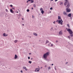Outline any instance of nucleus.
<instances>
[{"mask_svg":"<svg viewBox=\"0 0 73 73\" xmlns=\"http://www.w3.org/2000/svg\"><path fill=\"white\" fill-rule=\"evenodd\" d=\"M65 2L64 3V5H66L67 4V6H66V7L67 8H69L70 6V4H69V2H68V0H65Z\"/></svg>","mask_w":73,"mask_h":73,"instance_id":"1","label":"nucleus"},{"mask_svg":"<svg viewBox=\"0 0 73 73\" xmlns=\"http://www.w3.org/2000/svg\"><path fill=\"white\" fill-rule=\"evenodd\" d=\"M49 52H46V53L44 54L43 55V58H46L47 56H49Z\"/></svg>","mask_w":73,"mask_h":73,"instance_id":"2","label":"nucleus"},{"mask_svg":"<svg viewBox=\"0 0 73 73\" xmlns=\"http://www.w3.org/2000/svg\"><path fill=\"white\" fill-rule=\"evenodd\" d=\"M56 22H58L59 24H61V25H62V23H63V21L62 20V19H61L60 20H57Z\"/></svg>","mask_w":73,"mask_h":73,"instance_id":"3","label":"nucleus"},{"mask_svg":"<svg viewBox=\"0 0 73 73\" xmlns=\"http://www.w3.org/2000/svg\"><path fill=\"white\" fill-rule=\"evenodd\" d=\"M68 8H67L66 9L67 12H70V9H68Z\"/></svg>","mask_w":73,"mask_h":73,"instance_id":"4","label":"nucleus"},{"mask_svg":"<svg viewBox=\"0 0 73 73\" xmlns=\"http://www.w3.org/2000/svg\"><path fill=\"white\" fill-rule=\"evenodd\" d=\"M39 69V68H36V69H35V72H39V71H40V69Z\"/></svg>","mask_w":73,"mask_h":73,"instance_id":"5","label":"nucleus"},{"mask_svg":"<svg viewBox=\"0 0 73 73\" xmlns=\"http://www.w3.org/2000/svg\"><path fill=\"white\" fill-rule=\"evenodd\" d=\"M63 14L65 15V16H67V15H68V14H67V13H66L65 11H64Z\"/></svg>","mask_w":73,"mask_h":73,"instance_id":"6","label":"nucleus"},{"mask_svg":"<svg viewBox=\"0 0 73 73\" xmlns=\"http://www.w3.org/2000/svg\"><path fill=\"white\" fill-rule=\"evenodd\" d=\"M69 33L70 34V35H72V34H73V31H72L71 30L69 32Z\"/></svg>","mask_w":73,"mask_h":73,"instance_id":"7","label":"nucleus"},{"mask_svg":"<svg viewBox=\"0 0 73 73\" xmlns=\"http://www.w3.org/2000/svg\"><path fill=\"white\" fill-rule=\"evenodd\" d=\"M23 69H25V70H28V69H27V68L25 66H23Z\"/></svg>","mask_w":73,"mask_h":73,"instance_id":"8","label":"nucleus"},{"mask_svg":"<svg viewBox=\"0 0 73 73\" xmlns=\"http://www.w3.org/2000/svg\"><path fill=\"white\" fill-rule=\"evenodd\" d=\"M59 33L60 35H61L62 34V31H60L59 32Z\"/></svg>","mask_w":73,"mask_h":73,"instance_id":"9","label":"nucleus"},{"mask_svg":"<svg viewBox=\"0 0 73 73\" xmlns=\"http://www.w3.org/2000/svg\"><path fill=\"white\" fill-rule=\"evenodd\" d=\"M71 13L69 14L68 15V17H71Z\"/></svg>","mask_w":73,"mask_h":73,"instance_id":"10","label":"nucleus"},{"mask_svg":"<svg viewBox=\"0 0 73 73\" xmlns=\"http://www.w3.org/2000/svg\"><path fill=\"white\" fill-rule=\"evenodd\" d=\"M71 31V30H70V29H67V31L69 32Z\"/></svg>","mask_w":73,"mask_h":73,"instance_id":"11","label":"nucleus"},{"mask_svg":"<svg viewBox=\"0 0 73 73\" xmlns=\"http://www.w3.org/2000/svg\"><path fill=\"white\" fill-rule=\"evenodd\" d=\"M3 36H8V35H6V34H5V33H4L3 34Z\"/></svg>","mask_w":73,"mask_h":73,"instance_id":"12","label":"nucleus"},{"mask_svg":"<svg viewBox=\"0 0 73 73\" xmlns=\"http://www.w3.org/2000/svg\"><path fill=\"white\" fill-rule=\"evenodd\" d=\"M10 12H11V13H13V11L12 9L10 10Z\"/></svg>","mask_w":73,"mask_h":73,"instance_id":"13","label":"nucleus"},{"mask_svg":"<svg viewBox=\"0 0 73 73\" xmlns=\"http://www.w3.org/2000/svg\"><path fill=\"white\" fill-rule=\"evenodd\" d=\"M33 35H35V36H37V34L35 33H34Z\"/></svg>","mask_w":73,"mask_h":73,"instance_id":"14","label":"nucleus"},{"mask_svg":"<svg viewBox=\"0 0 73 73\" xmlns=\"http://www.w3.org/2000/svg\"><path fill=\"white\" fill-rule=\"evenodd\" d=\"M41 13H42V14H44V11H41Z\"/></svg>","mask_w":73,"mask_h":73,"instance_id":"15","label":"nucleus"},{"mask_svg":"<svg viewBox=\"0 0 73 73\" xmlns=\"http://www.w3.org/2000/svg\"><path fill=\"white\" fill-rule=\"evenodd\" d=\"M17 58V55H15V58Z\"/></svg>","mask_w":73,"mask_h":73,"instance_id":"16","label":"nucleus"},{"mask_svg":"<svg viewBox=\"0 0 73 73\" xmlns=\"http://www.w3.org/2000/svg\"><path fill=\"white\" fill-rule=\"evenodd\" d=\"M30 1H31V3H33L34 2V1L33 0H31Z\"/></svg>","mask_w":73,"mask_h":73,"instance_id":"17","label":"nucleus"},{"mask_svg":"<svg viewBox=\"0 0 73 73\" xmlns=\"http://www.w3.org/2000/svg\"><path fill=\"white\" fill-rule=\"evenodd\" d=\"M58 19L59 20H60V19H61V17H60V16H58Z\"/></svg>","mask_w":73,"mask_h":73,"instance_id":"18","label":"nucleus"},{"mask_svg":"<svg viewBox=\"0 0 73 73\" xmlns=\"http://www.w3.org/2000/svg\"><path fill=\"white\" fill-rule=\"evenodd\" d=\"M68 28H70V26H69V24H68L67 25Z\"/></svg>","mask_w":73,"mask_h":73,"instance_id":"19","label":"nucleus"},{"mask_svg":"<svg viewBox=\"0 0 73 73\" xmlns=\"http://www.w3.org/2000/svg\"><path fill=\"white\" fill-rule=\"evenodd\" d=\"M18 41L17 40H15V43H16V42H17Z\"/></svg>","mask_w":73,"mask_h":73,"instance_id":"20","label":"nucleus"},{"mask_svg":"<svg viewBox=\"0 0 73 73\" xmlns=\"http://www.w3.org/2000/svg\"><path fill=\"white\" fill-rule=\"evenodd\" d=\"M40 10L42 11H43V9H42V8H40Z\"/></svg>","mask_w":73,"mask_h":73,"instance_id":"21","label":"nucleus"},{"mask_svg":"<svg viewBox=\"0 0 73 73\" xmlns=\"http://www.w3.org/2000/svg\"><path fill=\"white\" fill-rule=\"evenodd\" d=\"M29 64H31V63H32V61H29Z\"/></svg>","mask_w":73,"mask_h":73,"instance_id":"22","label":"nucleus"},{"mask_svg":"<svg viewBox=\"0 0 73 73\" xmlns=\"http://www.w3.org/2000/svg\"><path fill=\"white\" fill-rule=\"evenodd\" d=\"M63 4V3L62 2L60 3V5H62V4Z\"/></svg>","mask_w":73,"mask_h":73,"instance_id":"23","label":"nucleus"},{"mask_svg":"<svg viewBox=\"0 0 73 73\" xmlns=\"http://www.w3.org/2000/svg\"><path fill=\"white\" fill-rule=\"evenodd\" d=\"M48 42H49V41L46 40V43H48Z\"/></svg>","mask_w":73,"mask_h":73,"instance_id":"24","label":"nucleus"},{"mask_svg":"<svg viewBox=\"0 0 73 73\" xmlns=\"http://www.w3.org/2000/svg\"><path fill=\"white\" fill-rule=\"evenodd\" d=\"M33 6L34 7H35V8L36 7V5H35V4H34Z\"/></svg>","mask_w":73,"mask_h":73,"instance_id":"25","label":"nucleus"},{"mask_svg":"<svg viewBox=\"0 0 73 73\" xmlns=\"http://www.w3.org/2000/svg\"><path fill=\"white\" fill-rule=\"evenodd\" d=\"M50 69V67L49 66L48 67V69Z\"/></svg>","mask_w":73,"mask_h":73,"instance_id":"26","label":"nucleus"},{"mask_svg":"<svg viewBox=\"0 0 73 73\" xmlns=\"http://www.w3.org/2000/svg\"><path fill=\"white\" fill-rule=\"evenodd\" d=\"M27 12H29V9H27Z\"/></svg>","mask_w":73,"mask_h":73,"instance_id":"27","label":"nucleus"},{"mask_svg":"<svg viewBox=\"0 0 73 73\" xmlns=\"http://www.w3.org/2000/svg\"><path fill=\"white\" fill-rule=\"evenodd\" d=\"M50 10H52L53 9V8L51 7V8H50Z\"/></svg>","mask_w":73,"mask_h":73,"instance_id":"28","label":"nucleus"},{"mask_svg":"<svg viewBox=\"0 0 73 73\" xmlns=\"http://www.w3.org/2000/svg\"><path fill=\"white\" fill-rule=\"evenodd\" d=\"M10 6L11 7H13V5H10Z\"/></svg>","mask_w":73,"mask_h":73,"instance_id":"29","label":"nucleus"},{"mask_svg":"<svg viewBox=\"0 0 73 73\" xmlns=\"http://www.w3.org/2000/svg\"><path fill=\"white\" fill-rule=\"evenodd\" d=\"M51 46H53V44H51Z\"/></svg>","mask_w":73,"mask_h":73,"instance_id":"30","label":"nucleus"},{"mask_svg":"<svg viewBox=\"0 0 73 73\" xmlns=\"http://www.w3.org/2000/svg\"><path fill=\"white\" fill-rule=\"evenodd\" d=\"M71 37H72V36H73V34H72L71 35Z\"/></svg>","mask_w":73,"mask_h":73,"instance_id":"31","label":"nucleus"},{"mask_svg":"<svg viewBox=\"0 0 73 73\" xmlns=\"http://www.w3.org/2000/svg\"><path fill=\"white\" fill-rule=\"evenodd\" d=\"M52 30H53V28H52L50 30L52 31Z\"/></svg>","mask_w":73,"mask_h":73,"instance_id":"32","label":"nucleus"},{"mask_svg":"<svg viewBox=\"0 0 73 73\" xmlns=\"http://www.w3.org/2000/svg\"><path fill=\"white\" fill-rule=\"evenodd\" d=\"M6 12H8V10L7 9H6Z\"/></svg>","mask_w":73,"mask_h":73,"instance_id":"33","label":"nucleus"},{"mask_svg":"<svg viewBox=\"0 0 73 73\" xmlns=\"http://www.w3.org/2000/svg\"><path fill=\"white\" fill-rule=\"evenodd\" d=\"M21 73H23V71H22V70H21Z\"/></svg>","mask_w":73,"mask_h":73,"instance_id":"34","label":"nucleus"},{"mask_svg":"<svg viewBox=\"0 0 73 73\" xmlns=\"http://www.w3.org/2000/svg\"><path fill=\"white\" fill-rule=\"evenodd\" d=\"M28 58L29 59H30V57H28Z\"/></svg>","mask_w":73,"mask_h":73,"instance_id":"35","label":"nucleus"},{"mask_svg":"<svg viewBox=\"0 0 73 73\" xmlns=\"http://www.w3.org/2000/svg\"><path fill=\"white\" fill-rule=\"evenodd\" d=\"M12 9H15V8L14 7Z\"/></svg>","mask_w":73,"mask_h":73,"instance_id":"36","label":"nucleus"},{"mask_svg":"<svg viewBox=\"0 0 73 73\" xmlns=\"http://www.w3.org/2000/svg\"><path fill=\"white\" fill-rule=\"evenodd\" d=\"M53 23H54V24H55V21Z\"/></svg>","mask_w":73,"mask_h":73,"instance_id":"37","label":"nucleus"},{"mask_svg":"<svg viewBox=\"0 0 73 73\" xmlns=\"http://www.w3.org/2000/svg\"><path fill=\"white\" fill-rule=\"evenodd\" d=\"M22 25H23V26H24V24H22Z\"/></svg>","mask_w":73,"mask_h":73,"instance_id":"38","label":"nucleus"},{"mask_svg":"<svg viewBox=\"0 0 73 73\" xmlns=\"http://www.w3.org/2000/svg\"><path fill=\"white\" fill-rule=\"evenodd\" d=\"M31 0H28V1H31Z\"/></svg>","mask_w":73,"mask_h":73,"instance_id":"39","label":"nucleus"},{"mask_svg":"<svg viewBox=\"0 0 73 73\" xmlns=\"http://www.w3.org/2000/svg\"><path fill=\"white\" fill-rule=\"evenodd\" d=\"M57 0H55V1L56 2V1H57Z\"/></svg>","mask_w":73,"mask_h":73,"instance_id":"40","label":"nucleus"},{"mask_svg":"<svg viewBox=\"0 0 73 73\" xmlns=\"http://www.w3.org/2000/svg\"><path fill=\"white\" fill-rule=\"evenodd\" d=\"M32 9H33V7L32 8H31Z\"/></svg>","mask_w":73,"mask_h":73,"instance_id":"41","label":"nucleus"},{"mask_svg":"<svg viewBox=\"0 0 73 73\" xmlns=\"http://www.w3.org/2000/svg\"><path fill=\"white\" fill-rule=\"evenodd\" d=\"M58 42V41L57 40H56V42Z\"/></svg>","mask_w":73,"mask_h":73,"instance_id":"42","label":"nucleus"},{"mask_svg":"<svg viewBox=\"0 0 73 73\" xmlns=\"http://www.w3.org/2000/svg\"><path fill=\"white\" fill-rule=\"evenodd\" d=\"M50 0V1H53V0Z\"/></svg>","mask_w":73,"mask_h":73,"instance_id":"43","label":"nucleus"},{"mask_svg":"<svg viewBox=\"0 0 73 73\" xmlns=\"http://www.w3.org/2000/svg\"><path fill=\"white\" fill-rule=\"evenodd\" d=\"M22 19L23 20H24V18H22Z\"/></svg>","mask_w":73,"mask_h":73,"instance_id":"44","label":"nucleus"},{"mask_svg":"<svg viewBox=\"0 0 73 73\" xmlns=\"http://www.w3.org/2000/svg\"><path fill=\"white\" fill-rule=\"evenodd\" d=\"M45 67H46V65L45 66Z\"/></svg>","mask_w":73,"mask_h":73,"instance_id":"45","label":"nucleus"},{"mask_svg":"<svg viewBox=\"0 0 73 73\" xmlns=\"http://www.w3.org/2000/svg\"><path fill=\"white\" fill-rule=\"evenodd\" d=\"M42 67H41V69H42Z\"/></svg>","mask_w":73,"mask_h":73,"instance_id":"46","label":"nucleus"},{"mask_svg":"<svg viewBox=\"0 0 73 73\" xmlns=\"http://www.w3.org/2000/svg\"><path fill=\"white\" fill-rule=\"evenodd\" d=\"M29 54H31V53H29Z\"/></svg>","mask_w":73,"mask_h":73,"instance_id":"47","label":"nucleus"},{"mask_svg":"<svg viewBox=\"0 0 73 73\" xmlns=\"http://www.w3.org/2000/svg\"><path fill=\"white\" fill-rule=\"evenodd\" d=\"M52 65H53V64H52Z\"/></svg>","mask_w":73,"mask_h":73,"instance_id":"48","label":"nucleus"},{"mask_svg":"<svg viewBox=\"0 0 73 73\" xmlns=\"http://www.w3.org/2000/svg\"><path fill=\"white\" fill-rule=\"evenodd\" d=\"M68 62H66V64H68Z\"/></svg>","mask_w":73,"mask_h":73,"instance_id":"49","label":"nucleus"},{"mask_svg":"<svg viewBox=\"0 0 73 73\" xmlns=\"http://www.w3.org/2000/svg\"><path fill=\"white\" fill-rule=\"evenodd\" d=\"M50 13H51V11H50Z\"/></svg>","mask_w":73,"mask_h":73,"instance_id":"50","label":"nucleus"},{"mask_svg":"<svg viewBox=\"0 0 73 73\" xmlns=\"http://www.w3.org/2000/svg\"><path fill=\"white\" fill-rule=\"evenodd\" d=\"M27 3H28V1H27Z\"/></svg>","mask_w":73,"mask_h":73,"instance_id":"51","label":"nucleus"},{"mask_svg":"<svg viewBox=\"0 0 73 73\" xmlns=\"http://www.w3.org/2000/svg\"><path fill=\"white\" fill-rule=\"evenodd\" d=\"M17 13H19V12H18V11L17 12Z\"/></svg>","mask_w":73,"mask_h":73,"instance_id":"52","label":"nucleus"},{"mask_svg":"<svg viewBox=\"0 0 73 73\" xmlns=\"http://www.w3.org/2000/svg\"><path fill=\"white\" fill-rule=\"evenodd\" d=\"M32 16H33V15Z\"/></svg>","mask_w":73,"mask_h":73,"instance_id":"53","label":"nucleus"},{"mask_svg":"<svg viewBox=\"0 0 73 73\" xmlns=\"http://www.w3.org/2000/svg\"><path fill=\"white\" fill-rule=\"evenodd\" d=\"M48 46H49V44H48Z\"/></svg>","mask_w":73,"mask_h":73,"instance_id":"54","label":"nucleus"},{"mask_svg":"<svg viewBox=\"0 0 73 73\" xmlns=\"http://www.w3.org/2000/svg\"><path fill=\"white\" fill-rule=\"evenodd\" d=\"M32 59H33V58H32L31 59V60H32Z\"/></svg>","mask_w":73,"mask_h":73,"instance_id":"55","label":"nucleus"},{"mask_svg":"<svg viewBox=\"0 0 73 73\" xmlns=\"http://www.w3.org/2000/svg\"><path fill=\"white\" fill-rule=\"evenodd\" d=\"M38 68H39V66H38Z\"/></svg>","mask_w":73,"mask_h":73,"instance_id":"56","label":"nucleus"},{"mask_svg":"<svg viewBox=\"0 0 73 73\" xmlns=\"http://www.w3.org/2000/svg\"><path fill=\"white\" fill-rule=\"evenodd\" d=\"M68 37H69V36H68Z\"/></svg>","mask_w":73,"mask_h":73,"instance_id":"57","label":"nucleus"},{"mask_svg":"<svg viewBox=\"0 0 73 73\" xmlns=\"http://www.w3.org/2000/svg\"><path fill=\"white\" fill-rule=\"evenodd\" d=\"M50 44L51 43H50Z\"/></svg>","mask_w":73,"mask_h":73,"instance_id":"58","label":"nucleus"},{"mask_svg":"<svg viewBox=\"0 0 73 73\" xmlns=\"http://www.w3.org/2000/svg\"><path fill=\"white\" fill-rule=\"evenodd\" d=\"M39 69H40V68H39Z\"/></svg>","mask_w":73,"mask_h":73,"instance_id":"59","label":"nucleus"},{"mask_svg":"<svg viewBox=\"0 0 73 73\" xmlns=\"http://www.w3.org/2000/svg\"><path fill=\"white\" fill-rule=\"evenodd\" d=\"M67 29V28H66V29Z\"/></svg>","mask_w":73,"mask_h":73,"instance_id":"60","label":"nucleus"}]
</instances>
